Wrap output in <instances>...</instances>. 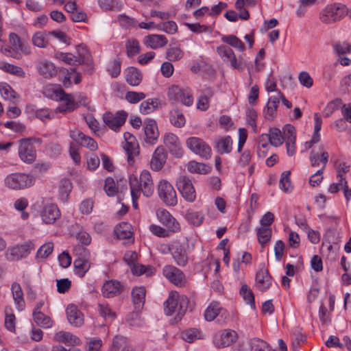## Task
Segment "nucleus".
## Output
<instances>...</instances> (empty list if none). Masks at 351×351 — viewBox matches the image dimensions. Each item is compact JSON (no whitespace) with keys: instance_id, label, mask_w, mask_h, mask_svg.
<instances>
[{"instance_id":"nucleus-1","label":"nucleus","mask_w":351,"mask_h":351,"mask_svg":"<svg viewBox=\"0 0 351 351\" xmlns=\"http://www.w3.org/2000/svg\"><path fill=\"white\" fill-rule=\"evenodd\" d=\"M4 183L11 189L20 190L32 186L34 179L33 176L25 173H11L5 177Z\"/></svg>"},{"instance_id":"nucleus-2","label":"nucleus","mask_w":351,"mask_h":351,"mask_svg":"<svg viewBox=\"0 0 351 351\" xmlns=\"http://www.w3.org/2000/svg\"><path fill=\"white\" fill-rule=\"evenodd\" d=\"M346 7L344 5L330 4L327 5L320 13V21L330 24L339 21L346 14Z\"/></svg>"},{"instance_id":"nucleus-3","label":"nucleus","mask_w":351,"mask_h":351,"mask_svg":"<svg viewBox=\"0 0 351 351\" xmlns=\"http://www.w3.org/2000/svg\"><path fill=\"white\" fill-rule=\"evenodd\" d=\"M238 339V335L234 330L226 328L217 332L213 338V343L218 348L228 347Z\"/></svg>"},{"instance_id":"nucleus-4","label":"nucleus","mask_w":351,"mask_h":351,"mask_svg":"<svg viewBox=\"0 0 351 351\" xmlns=\"http://www.w3.org/2000/svg\"><path fill=\"white\" fill-rule=\"evenodd\" d=\"M217 51L223 62L229 64L232 68L239 71L244 69L245 62L243 58L239 57V60H237L233 50L230 47L226 45H221L217 47Z\"/></svg>"},{"instance_id":"nucleus-5","label":"nucleus","mask_w":351,"mask_h":351,"mask_svg":"<svg viewBox=\"0 0 351 351\" xmlns=\"http://www.w3.org/2000/svg\"><path fill=\"white\" fill-rule=\"evenodd\" d=\"M168 97L173 101H180L186 106H191L193 104V93L191 90L182 89L178 86L173 85L168 90Z\"/></svg>"},{"instance_id":"nucleus-6","label":"nucleus","mask_w":351,"mask_h":351,"mask_svg":"<svg viewBox=\"0 0 351 351\" xmlns=\"http://www.w3.org/2000/svg\"><path fill=\"white\" fill-rule=\"evenodd\" d=\"M158 193L160 198L168 206L177 204L176 192L173 186L167 180L160 181L158 185Z\"/></svg>"},{"instance_id":"nucleus-7","label":"nucleus","mask_w":351,"mask_h":351,"mask_svg":"<svg viewBox=\"0 0 351 351\" xmlns=\"http://www.w3.org/2000/svg\"><path fill=\"white\" fill-rule=\"evenodd\" d=\"M49 96L54 100L62 101L64 102L58 107L60 112H71L77 107V104L74 101L73 97L71 95L65 93L62 89L57 88L53 90L52 94Z\"/></svg>"},{"instance_id":"nucleus-8","label":"nucleus","mask_w":351,"mask_h":351,"mask_svg":"<svg viewBox=\"0 0 351 351\" xmlns=\"http://www.w3.org/2000/svg\"><path fill=\"white\" fill-rule=\"evenodd\" d=\"M187 147L195 154L202 158L208 159L210 157V148L201 138L197 137H190L186 141Z\"/></svg>"},{"instance_id":"nucleus-9","label":"nucleus","mask_w":351,"mask_h":351,"mask_svg":"<svg viewBox=\"0 0 351 351\" xmlns=\"http://www.w3.org/2000/svg\"><path fill=\"white\" fill-rule=\"evenodd\" d=\"M178 189L182 196L190 202L195 199V191L191 180L186 176H180L176 182Z\"/></svg>"},{"instance_id":"nucleus-10","label":"nucleus","mask_w":351,"mask_h":351,"mask_svg":"<svg viewBox=\"0 0 351 351\" xmlns=\"http://www.w3.org/2000/svg\"><path fill=\"white\" fill-rule=\"evenodd\" d=\"M197 304L184 295H179L176 291H171L168 299L164 302L165 307H193Z\"/></svg>"},{"instance_id":"nucleus-11","label":"nucleus","mask_w":351,"mask_h":351,"mask_svg":"<svg viewBox=\"0 0 351 351\" xmlns=\"http://www.w3.org/2000/svg\"><path fill=\"white\" fill-rule=\"evenodd\" d=\"M156 217L159 221L167 227L168 230L176 232L180 230V224L166 209L160 208L156 210Z\"/></svg>"},{"instance_id":"nucleus-12","label":"nucleus","mask_w":351,"mask_h":351,"mask_svg":"<svg viewBox=\"0 0 351 351\" xmlns=\"http://www.w3.org/2000/svg\"><path fill=\"white\" fill-rule=\"evenodd\" d=\"M125 145L123 148L128 155V163L132 165L134 162V157L139 154V148L135 137L131 134L126 132L124 134Z\"/></svg>"},{"instance_id":"nucleus-13","label":"nucleus","mask_w":351,"mask_h":351,"mask_svg":"<svg viewBox=\"0 0 351 351\" xmlns=\"http://www.w3.org/2000/svg\"><path fill=\"white\" fill-rule=\"evenodd\" d=\"M19 155L25 162L32 163L36 159V151L28 139L19 141Z\"/></svg>"},{"instance_id":"nucleus-14","label":"nucleus","mask_w":351,"mask_h":351,"mask_svg":"<svg viewBox=\"0 0 351 351\" xmlns=\"http://www.w3.org/2000/svg\"><path fill=\"white\" fill-rule=\"evenodd\" d=\"M127 114L124 111L118 112L116 114L106 112L104 114V121L111 130L117 131L125 123Z\"/></svg>"},{"instance_id":"nucleus-15","label":"nucleus","mask_w":351,"mask_h":351,"mask_svg":"<svg viewBox=\"0 0 351 351\" xmlns=\"http://www.w3.org/2000/svg\"><path fill=\"white\" fill-rule=\"evenodd\" d=\"M164 276L172 283L177 286H182L185 282L184 273L173 265H166L163 268Z\"/></svg>"},{"instance_id":"nucleus-16","label":"nucleus","mask_w":351,"mask_h":351,"mask_svg":"<svg viewBox=\"0 0 351 351\" xmlns=\"http://www.w3.org/2000/svg\"><path fill=\"white\" fill-rule=\"evenodd\" d=\"M139 193L142 191L146 197H150L154 192V183L149 171L143 170L139 178Z\"/></svg>"},{"instance_id":"nucleus-17","label":"nucleus","mask_w":351,"mask_h":351,"mask_svg":"<svg viewBox=\"0 0 351 351\" xmlns=\"http://www.w3.org/2000/svg\"><path fill=\"white\" fill-rule=\"evenodd\" d=\"M145 141L146 143L154 145L159 136L156 122L153 119H146L144 126Z\"/></svg>"},{"instance_id":"nucleus-18","label":"nucleus","mask_w":351,"mask_h":351,"mask_svg":"<svg viewBox=\"0 0 351 351\" xmlns=\"http://www.w3.org/2000/svg\"><path fill=\"white\" fill-rule=\"evenodd\" d=\"M172 256L176 263L181 267H184L188 263V255L186 249L178 241L172 243Z\"/></svg>"},{"instance_id":"nucleus-19","label":"nucleus","mask_w":351,"mask_h":351,"mask_svg":"<svg viewBox=\"0 0 351 351\" xmlns=\"http://www.w3.org/2000/svg\"><path fill=\"white\" fill-rule=\"evenodd\" d=\"M271 284V277L268 270L264 267L261 268L256 274L255 287L261 291H265Z\"/></svg>"},{"instance_id":"nucleus-20","label":"nucleus","mask_w":351,"mask_h":351,"mask_svg":"<svg viewBox=\"0 0 351 351\" xmlns=\"http://www.w3.org/2000/svg\"><path fill=\"white\" fill-rule=\"evenodd\" d=\"M329 154L324 150L323 146H319L318 149H313L311 152L309 160L312 167H317L320 163L322 164L321 169H324L328 161Z\"/></svg>"},{"instance_id":"nucleus-21","label":"nucleus","mask_w":351,"mask_h":351,"mask_svg":"<svg viewBox=\"0 0 351 351\" xmlns=\"http://www.w3.org/2000/svg\"><path fill=\"white\" fill-rule=\"evenodd\" d=\"M204 317L207 322H211L216 319L217 323L222 324L226 322L228 314L224 308H206Z\"/></svg>"},{"instance_id":"nucleus-22","label":"nucleus","mask_w":351,"mask_h":351,"mask_svg":"<svg viewBox=\"0 0 351 351\" xmlns=\"http://www.w3.org/2000/svg\"><path fill=\"white\" fill-rule=\"evenodd\" d=\"M164 143L173 155H175L176 157L182 156L181 145L176 135L173 133L166 134L164 136Z\"/></svg>"},{"instance_id":"nucleus-23","label":"nucleus","mask_w":351,"mask_h":351,"mask_svg":"<svg viewBox=\"0 0 351 351\" xmlns=\"http://www.w3.org/2000/svg\"><path fill=\"white\" fill-rule=\"evenodd\" d=\"M40 215L43 222L51 224L60 217V212L56 205L51 204L44 207Z\"/></svg>"},{"instance_id":"nucleus-24","label":"nucleus","mask_w":351,"mask_h":351,"mask_svg":"<svg viewBox=\"0 0 351 351\" xmlns=\"http://www.w3.org/2000/svg\"><path fill=\"white\" fill-rule=\"evenodd\" d=\"M167 154L165 151V149L160 146L158 147L151 159L150 167L154 171L160 170L166 162Z\"/></svg>"},{"instance_id":"nucleus-25","label":"nucleus","mask_w":351,"mask_h":351,"mask_svg":"<svg viewBox=\"0 0 351 351\" xmlns=\"http://www.w3.org/2000/svg\"><path fill=\"white\" fill-rule=\"evenodd\" d=\"M123 291V286L117 280L106 281L102 287V293L105 298H113Z\"/></svg>"},{"instance_id":"nucleus-26","label":"nucleus","mask_w":351,"mask_h":351,"mask_svg":"<svg viewBox=\"0 0 351 351\" xmlns=\"http://www.w3.org/2000/svg\"><path fill=\"white\" fill-rule=\"evenodd\" d=\"M53 339L56 341L62 343L66 346H75L81 343L80 339L66 331H59L54 335Z\"/></svg>"},{"instance_id":"nucleus-27","label":"nucleus","mask_w":351,"mask_h":351,"mask_svg":"<svg viewBox=\"0 0 351 351\" xmlns=\"http://www.w3.org/2000/svg\"><path fill=\"white\" fill-rule=\"evenodd\" d=\"M37 69L39 73L45 78H52L56 76L58 73V70L54 64L47 60L40 61L37 64Z\"/></svg>"},{"instance_id":"nucleus-28","label":"nucleus","mask_w":351,"mask_h":351,"mask_svg":"<svg viewBox=\"0 0 351 351\" xmlns=\"http://www.w3.org/2000/svg\"><path fill=\"white\" fill-rule=\"evenodd\" d=\"M66 317L68 322L73 326H81L84 320V314L79 308H66Z\"/></svg>"},{"instance_id":"nucleus-29","label":"nucleus","mask_w":351,"mask_h":351,"mask_svg":"<svg viewBox=\"0 0 351 351\" xmlns=\"http://www.w3.org/2000/svg\"><path fill=\"white\" fill-rule=\"evenodd\" d=\"M74 271L79 277H83L90 267L88 258L78 257L74 261Z\"/></svg>"},{"instance_id":"nucleus-30","label":"nucleus","mask_w":351,"mask_h":351,"mask_svg":"<svg viewBox=\"0 0 351 351\" xmlns=\"http://www.w3.org/2000/svg\"><path fill=\"white\" fill-rule=\"evenodd\" d=\"M34 248L32 243H25L20 246H16L11 249L10 255L13 259H20L26 257Z\"/></svg>"},{"instance_id":"nucleus-31","label":"nucleus","mask_w":351,"mask_h":351,"mask_svg":"<svg viewBox=\"0 0 351 351\" xmlns=\"http://www.w3.org/2000/svg\"><path fill=\"white\" fill-rule=\"evenodd\" d=\"M33 317L35 323L40 327L49 328L53 326V321L51 317L36 308L33 312Z\"/></svg>"},{"instance_id":"nucleus-32","label":"nucleus","mask_w":351,"mask_h":351,"mask_svg":"<svg viewBox=\"0 0 351 351\" xmlns=\"http://www.w3.org/2000/svg\"><path fill=\"white\" fill-rule=\"evenodd\" d=\"M146 44L153 49L167 45V40L163 35L152 34L145 37Z\"/></svg>"},{"instance_id":"nucleus-33","label":"nucleus","mask_w":351,"mask_h":351,"mask_svg":"<svg viewBox=\"0 0 351 351\" xmlns=\"http://www.w3.org/2000/svg\"><path fill=\"white\" fill-rule=\"evenodd\" d=\"M132 302L136 307H143L145 302L146 291L143 287H134L131 293Z\"/></svg>"},{"instance_id":"nucleus-34","label":"nucleus","mask_w":351,"mask_h":351,"mask_svg":"<svg viewBox=\"0 0 351 351\" xmlns=\"http://www.w3.org/2000/svg\"><path fill=\"white\" fill-rule=\"evenodd\" d=\"M125 80L129 84L138 86L142 80V76L139 71L131 66L125 70Z\"/></svg>"},{"instance_id":"nucleus-35","label":"nucleus","mask_w":351,"mask_h":351,"mask_svg":"<svg viewBox=\"0 0 351 351\" xmlns=\"http://www.w3.org/2000/svg\"><path fill=\"white\" fill-rule=\"evenodd\" d=\"M165 315L169 317V322L174 324L178 322L186 313L185 308H164Z\"/></svg>"},{"instance_id":"nucleus-36","label":"nucleus","mask_w":351,"mask_h":351,"mask_svg":"<svg viewBox=\"0 0 351 351\" xmlns=\"http://www.w3.org/2000/svg\"><path fill=\"white\" fill-rule=\"evenodd\" d=\"M232 146V140L229 136L221 138L216 141V149L221 154L230 153Z\"/></svg>"},{"instance_id":"nucleus-37","label":"nucleus","mask_w":351,"mask_h":351,"mask_svg":"<svg viewBox=\"0 0 351 351\" xmlns=\"http://www.w3.org/2000/svg\"><path fill=\"white\" fill-rule=\"evenodd\" d=\"M49 36L47 32H37L32 36V43L40 48H46L49 45Z\"/></svg>"},{"instance_id":"nucleus-38","label":"nucleus","mask_w":351,"mask_h":351,"mask_svg":"<svg viewBox=\"0 0 351 351\" xmlns=\"http://www.w3.org/2000/svg\"><path fill=\"white\" fill-rule=\"evenodd\" d=\"M280 102L279 92L277 95L269 97L267 104L266 117L267 119H272L276 113L278 104Z\"/></svg>"},{"instance_id":"nucleus-39","label":"nucleus","mask_w":351,"mask_h":351,"mask_svg":"<svg viewBox=\"0 0 351 351\" xmlns=\"http://www.w3.org/2000/svg\"><path fill=\"white\" fill-rule=\"evenodd\" d=\"M189 172L191 173L206 174L209 171V167L205 164L191 160L186 164Z\"/></svg>"},{"instance_id":"nucleus-40","label":"nucleus","mask_w":351,"mask_h":351,"mask_svg":"<svg viewBox=\"0 0 351 351\" xmlns=\"http://www.w3.org/2000/svg\"><path fill=\"white\" fill-rule=\"evenodd\" d=\"M115 234L118 239H125L132 237L131 226L128 223H121L115 228Z\"/></svg>"},{"instance_id":"nucleus-41","label":"nucleus","mask_w":351,"mask_h":351,"mask_svg":"<svg viewBox=\"0 0 351 351\" xmlns=\"http://www.w3.org/2000/svg\"><path fill=\"white\" fill-rule=\"evenodd\" d=\"M251 351H276L269 344L259 338H253L250 341Z\"/></svg>"},{"instance_id":"nucleus-42","label":"nucleus","mask_w":351,"mask_h":351,"mask_svg":"<svg viewBox=\"0 0 351 351\" xmlns=\"http://www.w3.org/2000/svg\"><path fill=\"white\" fill-rule=\"evenodd\" d=\"M272 230L270 227H260L256 229V234L258 243L263 247L270 240Z\"/></svg>"},{"instance_id":"nucleus-43","label":"nucleus","mask_w":351,"mask_h":351,"mask_svg":"<svg viewBox=\"0 0 351 351\" xmlns=\"http://www.w3.org/2000/svg\"><path fill=\"white\" fill-rule=\"evenodd\" d=\"M268 137L271 145L278 147L283 143V137L281 131L278 128H271L269 134H265Z\"/></svg>"},{"instance_id":"nucleus-44","label":"nucleus","mask_w":351,"mask_h":351,"mask_svg":"<svg viewBox=\"0 0 351 351\" xmlns=\"http://www.w3.org/2000/svg\"><path fill=\"white\" fill-rule=\"evenodd\" d=\"M53 250V243L48 242L43 244L42 246L40 247V248L37 251L36 258L38 261H43L52 253Z\"/></svg>"},{"instance_id":"nucleus-45","label":"nucleus","mask_w":351,"mask_h":351,"mask_svg":"<svg viewBox=\"0 0 351 351\" xmlns=\"http://www.w3.org/2000/svg\"><path fill=\"white\" fill-rule=\"evenodd\" d=\"M170 121L175 127L182 128L185 125L186 119L180 110L175 109L170 112Z\"/></svg>"},{"instance_id":"nucleus-46","label":"nucleus","mask_w":351,"mask_h":351,"mask_svg":"<svg viewBox=\"0 0 351 351\" xmlns=\"http://www.w3.org/2000/svg\"><path fill=\"white\" fill-rule=\"evenodd\" d=\"M159 101L158 99H149L141 103L140 106V112L142 114H147L154 112L158 106Z\"/></svg>"},{"instance_id":"nucleus-47","label":"nucleus","mask_w":351,"mask_h":351,"mask_svg":"<svg viewBox=\"0 0 351 351\" xmlns=\"http://www.w3.org/2000/svg\"><path fill=\"white\" fill-rule=\"evenodd\" d=\"M0 69L21 77H25V75L21 67L5 62H0Z\"/></svg>"},{"instance_id":"nucleus-48","label":"nucleus","mask_w":351,"mask_h":351,"mask_svg":"<svg viewBox=\"0 0 351 351\" xmlns=\"http://www.w3.org/2000/svg\"><path fill=\"white\" fill-rule=\"evenodd\" d=\"M11 290L15 304L19 306H24L23 293L21 285L17 282H14L12 285Z\"/></svg>"},{"instance_id":"nucleus-49","label":"nucleus","mask_w":351,"mask_h":351,"mask_svg":"<svg viewBox=\"0 0 351 351\" xmlns=\"http://www.w3.org/2000/svg\"><path fill=\"white\" fill-rule=\"evenodd\" d=\"M9 41L10 45H12L10 48L12 52H18L19 51H21L25 53H29V51H27L26 48H25L22 45L21 39L17 34L14 33H11L9 35Z\"/></svg>"},{"instance_id":"nucleus-50","label":"nucleus","mask_w":351,"mask_h":351,"mask_svg":"<svg viewBox=\"0 0 351 351\" xmlns=\"http://www.w3.org/2000/svg\"><path fill=\"white\" fill-rule=\"evenodd\" d=\"M222 40L228 45L239 49L240 51H243L245 50V45L243 43L234 35L223 36Z\"/></svg>"},{"instance_id":"nucleus-51","label":"nucleus","mask_w":351,"mask_h":351,"mask_svg":"<svg viewBox=\"0 0 351 351\" xmlns=\"http://www.w3.org/2000/svg\"><path fill=\"white\" fill-rule=\"evenodd\" d=\"M167 58L170 61H177L183 56V51L176 45H170L167 49Z\"/></svg>"},{"instance_id":"nucleus-52","label":"nucleus","mask_w":351,"mask_h":351,"mask_svg":"<svg viewBox=\"0 0 351 351\" xmlns=\"http://www.w3.org/2000/svg\"><path fill=\"white\" fill-rule=\"evenodd\" d=\"M240 294L245 301L246 304L250 305L251 307H254V296L252 290L246 285H243L240 290Z\"/></svg>"},{"instance_id":"nucleus-53","label":"nucleus","mask_w":351,"mask_h":351,"mask_svg":"<svg viewBox=\"0 0 351 351\" xmlns=\"http://www.w3.org/2000/svg\"><path fill=\"white\" fill-rule=\"evenodd\" d=\"M130 185L131 188V195L132 197L133 206L135 209L138 208L137 199L140 195L138 180L136 178H130Z\"/></svg>"},{"instance_id":"nucleus-54","label":"nucleus","mask_w":351,"mask_h":351,"mask_svg":"<svg viewBox=\"0 0 351 351\" xmlns=\"http://www.w3.org/2000/svg\"><path fill=\"white\" fill-rule=\"evenodd\" d=\"M16 322V319L14 314L11 311H5L4 321V325L5 328L12 332H15Z\"/></svg>"},{"instance_id":"nucleus-55","label":"nucleus","mask_w":351,"mask_h":351,"mask_svg":"<svg viewBox=\"0 0 351 351\" xmlns=\"http://www.w3.org/2000/svg\"><path fill=\"white\" fill-rule=\"evenodd\" d=\"M182 337L184 341L192 343L195 339H201V332L197 328H189L182 332Z\"/></svg>"},{"instance_id":"nucleus-56","label":"nucleus","mask_w":351,"mask_h":351,"mask_svg":"<svg viewBox=\"0 0 351 351\" xmlns=\"http://www.w3.org/2000/svg\"><path fill=\"white\" fill-rule=\"evenodd\" d=\"M0 92L3 97L8 100H12L16 97L15 91L6 83L0 84Z\"/></svg>"},{"instance_id":"nucleus-57","label":"nucleus","mask_w":351,"mask_h":351,"mask_svg":"<svg viewBox=\"0 0 351 351\" xmlns=\"http://www.w3.org/2000/svg\"><path fill=\"white\" fill-rule=\"evenodd\" d=\"M186 218L190 223L194 226H199L202 223L204 215L200 212L191 211L187 213Z\"/></svg>"},{"instance_id":"nucleus-58","label":"nucleus","mask_w":351,"mask_h":351,"mask_svg":"<svg viewBox=\"0 0 351 351\" xmlns=\"http://www.w3.org/2000/svg\"><path fill=\"white\" fill-rule=\"evenodd\" d=\"M127 322L132 326H141L143 324V320L140 316V311H134L130 313L127 317Z\"/></svg>"},{"instance_id":"nucleus-59","label":"nucleus","mask_w":351,"mask_h":351,"mask_svg":"<svg viewBox=\"0 0 351 351\" xmlns=\"http://www.w3.org/2000/svg\"><path fill=\"white\" fill-rule=\"evenodd\" d=\"M290 176L291 172L289 171H284L281 175L279 184L280 188L285 192H288L291 187Z\"/></svg>"},{"instance_id":"nucleus-60","label":"nucleus","mask_w":351,"mask_h":351,"mask_svg":"<svg viewBox=\"0 0 351 351\" xmlns=\"http://www.w3.org/2000/svg\"><path fill=\"white\" fill-rule=\"evenodd\" d=\"M334 53L340 56L351 53V45L347 43H337L333 46Z\"/></svg>"},{"instance_id":"nucleus-61","label":"nucleus","mask_w":351,"mask_h":351,"mask_svg":"<svg viewBox=\"0 0 351 351\" xmlns=\"http://www.w3.org/2000/svg\"><path fill=\"white\" fill-rule=\"evenodd\" d=\"M283 141H295V128L290 124L286 125L283 129Z\"/></svg>"},{"instance_id":"nucleus-62","label":"nucleus","mask_w":351,"mask_h":351,"mask_svg":"<svg viewBox=\"0 0 351 351\" xmlns=\"http://www.w3.org/2000/svg\"><path fill=\"white\" fill-rule=\"evenodd\" d=\"M104 190L108 196H113L117 193V188L113 178L108 177L106 179Z\"/></svg>"},{"instance_id":"nucleus-63","label":"nucleus","mask_w":351,"mask_h":351,"mask_svg":"<svg viewBox=\"0 0 351 351\" xmlns=\"http://www.w3.org/2000/svg\"><path fill=\"white\" fill-rule=\"evenodd\" d=\"M127 54L129 57H132L139 52V43L135 40H130L126 44Z\"/></svg>"},{"instance_id":"nucleus-64","label":"nucleus","mask_w":351,"mask_h":351,"mask_svg":"<svg viewBox=\"0 0 351 351\" xmlns=\"http://www.w3.org/2000/svg\"><path fill=\"white\" fill-rule=\"evenodd\" d=\"M145 97L142 92L129 91L125 95L126 100L131 104H136Z\"/></svg>"}]
</instances>
